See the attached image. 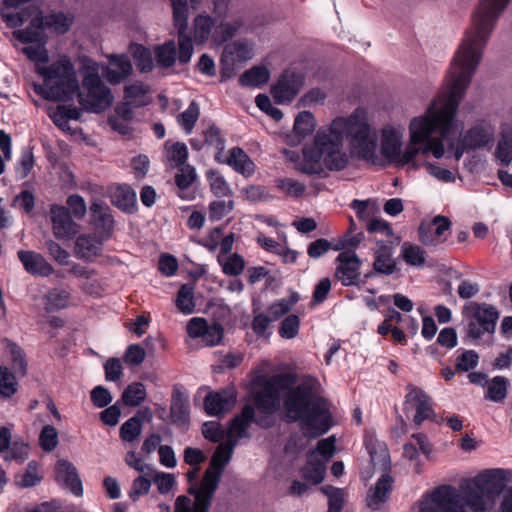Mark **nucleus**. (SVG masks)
<instances>
[{"mask_svg":"<svg viewBox=\"0 0 512 512\" xmlns=\"http://www.w3.org/2000/svg\"><path fill=\"white\" fill-rule=\"evenodd\" d=\"M304 83V75L293 69H286L272 88V95L279 104L292 101Z\"/></svg>","mask_w":512,"mask_h":512,"instance_id":"2eb2a0df","label":"nucleus"},{"mask_svg":"<svg viewBox=\"0 0 512 512\" xmlns=\"http://www.w3.org/2000/svg\"><path fill=\"white\" fill-rule=\"evenodd\" d=\"M105 241L107 239H103L96 233L82 234L76 239L75 253L80 259L92 260L100 255Z\"/></svg>","mask_w":512,"mask_h":512,"instance_id":"a878e982","label":"nucleus"},{"mask_svg":"<svg viewBox=\"0 0 512 512\" xmlns=\"http://www.w3.org/2000/svg\"><path fill=\"white\" fill-rule=\"evenodd\" d=\"M510 0H480L479 6L473 15L472 27L467 30L465 37L457 51L474 57L479 54L482 58L483 49L489 39L494 25L506 8Z\"/></svg>","mask_w":512,"mask_h":512,"instance_id":"39448f33","label":"nucleus"},{"mask_svg":"<svg viewBox=\"0 0 512 512\" xmlns=\"http://www.w3.org/2000/svg\"><path fill=\"white\" fill-rule=\"evenodd\" d=\"M373 269L381 275H392L398 268L393 258V248L384 243L378 242L377 249L374 252Z\"/></svg>","mask_w":512,"mask_h":512,"instance_id":"cd10ccee","label":"nucleus"},{"mask_svg":"<svg viewBox=\"0 0 512 512\" xmlns=\"http://www.w3.org/2000/svg\"><path fill=\"white\" fill-rule=\"evenodd\" d=\"M315 127V119L311 112H300L294 122V131L297 135L305 137L312 133Z\"/></svg>","mask_w":512,"mask_h":512,"instance_id":"4d7b16f0","label":"nucleus"},{"mask_svg":"<svg viewBox=\"0 0 512 512\" xmlns=\"http://www.w3.org/2000/svg\"><path fill=\"white\" fill-rule=\"evenodd\" d=\"M189 397L184 387L180 384L173 386L170 413L175 421L186 422L189 419Z\"/></svg>","mask_w":512,"mask_h":512,"instance_id":"7c9ffc66","label":"nucleus"},{"mask_svg":"<svg viewBox=\"0 0 512 512\" xmlns=\"http://www.w3.org/2000/svg\"><path fill=\"white\" fill-rule=\"evenodd\" d=\"M70 294L63 289H52L45 296V309L48 312L64 309L68 306Z\"/></svg>","mask_w":512,"mask_h":512,"instance_id":"8fccbe9b","label":"nucleus"},{"mask_svg":"<svg viewBox=\"0 0 512 512\" xmlns=\"http://www.w3.org/2000/svg\"><path fill=\"white\" fill-rule=\"evenodd\" d=\"M218 261L222 266L224 274L228 276H238L243 272L245 268V261L243 257L237 253H234L225 259L219 256Z\"/></svg>","mask_w":512,"mask_h":512,"instance_id":"5fc2aeb1","label":"nucleus"},{"mask_svg":"<svg viewBox=\"0 0 512 512\" xmlns=\"http://www.w3.org/2000/svg\"><path fill=\"white\" fill-rule=\"evenodd\" d=\"M366 449L370 456V461L374 467H386L389 463V451L383 442L369 440L366 441Z\"/></svg>","mask_w":512,"mask_h":512,"instance_id":"c03bdc74","label":"nucleus"},{"mask_svg":"<svg viewBox=\"0 0 512 512\" xmlns=\"http://www.w3.org/2000/svg\"><path fill=\"white\" fill-rule=\"evenodd\" d=\"M80 73L83 76L82 86L86 94L79 90V81L73 63L66 55L45 68H39L38 73L44 77L43 93L45 98L53 101H67L75 95L87 111L99 113L107 109L113 101L111 90L99 76V65L87 56L79 58Z\"/></svg>","mask_w":512,"mask_h":512,"instance_id":"20e7f679","label":"nucleus"},{"mask_svg":"<svg viewBox=\"0 0 512 512\" xmlns=\"http://www.w3.org/2000/svg\"><path fill=\"white\" fill-rule=\"evenodd\" d=\"M234 208L233 200H215L209 204L208 215L211 221H220Z\"/></svg>","mask_w":512,"mask_h":512,"instance_id":"13d9d810","label":"nucleus"},{"mask_svg":"<svg viewBox=\"0 0 512 512\" xmlns=\"http://www.w3.org/2000/svg\"><path fill=\"white\" fill-rule=\"evenodd\" d=\"M347 138L358 157L375 163L378 137L372 131L363 113L358 110L348 118L338 117L329 127L317 131L314 145L304 147L303 159L297 169L307 175H320L323 164L330 171H341L348 164V156L342 151Z\"/></svg>","mask_w":512,"mask_h":512,"instance_id":"7ed1b4c3","label":"nucleus"},{"mask_svg":"<svg viewBox=\"0 0 512 512\" xmlns=\"http://www.w3.org/2000/svg\"><path fill=\"white\" fill-rule=\"evenodd\" d=\"M451 221L449 218L437 215L430 224H421L418 233L420 241L426 246H437L446 240L445 232L449 231Z\"/></svg>","mask_w":512,"mask_h":512,"instance_id":"aec40b11","label":"nucleus"},{"mask_svg":"<svg viewBox=\"0 0 512 512\" xmlns=\"http://www.w3.org/2000/svg\"><path fill=\"white\" fill-rule=\"evenodd\" d=\"M59 443V436L56 428L45 425L39 435V445L45 452L53 451Z\"/></svg>","mask_w":512,"mask_h":512,"instance_id":"bf43d9fd","label":"nucleus"},{"mask_svg":"<svg viewBox=\"0 0 512 512\" xmlns=\"http://www.w3.org/2000/svg\"><path fill=\"white\" fill-rule=\"evenodd\" d=\"M175 304L183 314H192L195 311L194 286L188 283L181 285L177 292Z\"/></svg>","mask_w":512,"mask_h":512,"instance_id":"a19ab883","label":"nucleus"},{"mask_svg":"<svg viewBox=\"0 0 512 512\" xmlns=\"http://www.w3.org/2000/svg\"><path fill=\"white\" fill-rule=\"evenodd\" d=\"M215 20L209 15L200 14L194 19V41L197 44L206 43L215 29Z\"/></svg>","mask_w":512,"mask_h":512,"instance_id":"58836bf2","label":"nucleus"},{"mask_svg":"<svg viewBox=\"0 0 512 512\" xmlns=\"http://www.w3.org/2000/svg\"><path fill=\"white\" fill-rule=\"evenodd\" d=\"M204 142L217 150L216 160L220 161V154L225 149V139L221 135V130L214 124H211L204 132Z\"/></svg>","mask_w":512,"mask_h":512,"instance_id":"6e6d98bb","label":"nucleus"},{"mask_svg":"<svg viewBox=\"0 0 512 512\" xmlns=\"http://www.w3.org/2000/svg\"><path fill=\"white\" fill-rule=\"evenodd\" d=\"M477 486L488 498H495L505 488V476L502 469L485 470L474 479Z\"/></svg>","mask_w":512,"mask_h":512,"instance_id":"b1692460","label":"nucleus"},{"mask_svg":"<svg viewBox=\"0 0 512 512\" xmlns=\"http://www.w3.org/2000/svg\"><path fill=\"white\" fill-rule=\"evenodd\" d=\"M335 278L345 287L359 286L361 260L352 251H343L336 257Z\"/></svg>","mask_w":512,"mask_h":512,"instance_id":"4468645a","label":"nucleus"},{"mask_svg":"<svg viewBox=\"0 0 512 512\" xmlns=\"http://www.w3.org/2000/svg\"><path fill=\"white\" fill-rule=\"evenodd\" d=\"M485 399L495 403H501L507 396L509 380L504 376H495L487 382Z\"/></svg>","mask_w":512,"mask_h":512,"instance_id":"ea45409f","label":"nucleus"},{"mask_svg":"<svg viewBox=\"0 0 512 512\" xmlns=\"http://www.w3.org/2000/svg\"><path fill=\"white\" fill-rule=\"evenodd\" d=\"M335 442V436H329L328 438L322 439L318 441L315 450L310 454H314L316 458L327 463L334 456Z\"/></svg>","mask_w":512,"mask_h":512,"instance_id":"e2e57ef3","label":"nucleus"},{"mask_svg":"<svg viewBox=\"0 0 512 512\" xmlns=\"http://www.w3.org/2000/svg\"><path fill=\"white\" fill-rule=\"evenodd\" d=\"M136 66L140 72H150L153 69V58L149 49L138 45L134 51Z\"/></svg>","mask_w":512,"mask_h":512,"instance_id":"69168bd1","label":"nucleus"},{"mask_svg":"<svg viewBox=\"0 0 512 512\" xmlns=\"http://www.w3.org/2000/svg\"><path fill=\"white\" fill-rule=\"evenodd\" d=\"M480 61L479 54L472 57L456 52L442 90L424 115L412 119L409 125L410 145L403 153L399 152L393 163L409 164L419 153L432 154L436 159L443 157L444 139L451 133L453 117Z\"/></svg>","mask_w":512,"mask_h":512,"instance_id":"f257e3e1","label":"nucleus"},{"mask_svg":"<svg viewBox=\"0 0 512 512\" xmlns=\"http://www.w3.org/2000/svg\"><path fill=\"white\" fill-rule=\"evenodd\" d=\"M275 185L278 190L283 192L289 197L300 198L306 191L304 183L290 177H281L275 180Z\"/></svg>","mask_w":512,"mask_h":512,"instance_id":"49530a36","label":"nucleus"},{"mask_svg":"<svg viewBox=\"0 0 512 512\" xmlns=\"http://www.w3.org/2000/svg\"><path fill=\"white\" fill-rule=\"evenodd\" d=\"M15 375L6 366H0V394L10 397L16 392Z\"/></svg>","mask_w":512,"mask_h":512,"instance_id":"0e129e2a","label":"nucleus"},{"mask_svg":"<svg viewBox=\"0 0 512 512\" xmlns=\"http://www.w3.org/2000/svg\"><path fill=\"white\" fill-rule=\"evenodd\" d=\"M155 57L159 66L164 68L173 66L177 58L175 42L170 40L158 46L155 50Z\"/></svg>","mask_w":512,"mask_h":512,"instance_id":"3c124183","label":"nucleus"},{"mask_svg":"<svg viewBox=\"0 0 512 512\" xmlns=\"http://www.w3.org/2000/svg\"><path fill=\"white\" fill-rule=\"evenodd\" d=\"M173 9L174 26L178 31V60L187 64L192 57L194 47L192 38L187 34L188 27V0H170ZM192 8H196L200 0H189Z\"/></svg>","mask_w":512,"mask_h":512,"instance_id":"9b49d317","label":"nucleus"},{"mask_svg":"<svg viewBox=\"0 0 512 512\" xmlns=\"http://www.w3.org/2000/svg\"><path fill=\"white\" fill-rule=\"evenodd\" d=\"M3 357L12 363V367L18 375H25L27 372V361L22 349L7 338L1 340Z\"/></svg>","mask_w":512,"mask_h":512,"instance_id":"473e14b6","label":"nucleus"},{"mask_svg":"<svg viewBox=\"0 0 512 512\" xmlns=\"http://www.w3.org/2000/svg\"><path fill=\"white\" fill-rule=\"evenodd\" d=\"M402 146V131L394 127H386L382 130L381 153L390 162L399 156Z\"/></svg>","mask_w":512,"mask_h":512,"instance_id":"c756f323","label":"nucleus"},{"mask_svg":"<svg viewBox=\"0 0 512 512\" xmlns=\"http://www.w3.org/2000/svg\"><path fill=\"white\" fill-rule=\"evenodd\" d=\"M51 219L53 232L57 239L69 240L79 232V224L73 221L68 209L63 206L51 208Z\"/></svg>","mask_w":512,"mask_h":512,"instance_id":"4be33fe9","label":"nucleus"},{"mask_svg":"<svg viewBox=\"0 0 512 512\" xmlns=\"http://www.w3.org/2000/svg\"><path fill=\"white\" fill-rule=\"evenodd\" d=\"M322 493L328 497V512H341L344 505V491L331 485L321 487Z\"/></svg>","mask_w":512,"mask_h":512,"instance_id":"864d4df0","label":"nucleus"},{"mask_svg":"<svg viewBox=\"0 0 512 512\" xmlns=\"http://www.w3.org/2000/svg\"><path fill=\"white\" fill-rule=\"evenodd\" d=\"M236 391L226 387L218 391H210L204 398V410L209 416H219L230 411L236 403Z\"/></svg>","mask_w":512,"mask_h":512,"instance_id":"a211bd4d","label":"nucleus"},{"mask_svg":"<svg viewBox=\"0 0 512 512\" xmlns=\"http://www.w3.org/2000/svg\"><path fill=\"white\" fill-rule=\"evenodd\" d=\"M199 116V104L196 101H192L188 107L178 115L177 122L186 134H190L198 121Z\"/></svg>","mask_w":512,"mask_h":512,"instance_id":"a18cd8bd","label":"nucleus"},{"mask_svg":"<svg viewBox=\"0 0 512 512\" xmlns=\"http://www.w3.org/2000/svg\"><path fill=\"white\" fill-rule=\"evenodd\" d=\"M73 21L74 16L72 14L57 12L43 15L40 10L34 7V44L40 42L39 27L63 35L69 31Z\"/></svg>","mask_w":512,"mask_h":512,"instance_id":"ddd939ff","label":"nucleus"},{"mask_svg":"<svg viewBox=\"0 0 512 512\" xmlns=\"http://www.w3.org/2000/svg\"><path fill=\"white\" fill-rule=\"evenodd\" d=\"M300 319L295 314H290L281 322L279 334L282 338L292 339L299 332Z\"/></svg>","mask_w":512,"mask_h":512,"instance_id":"338daca9","label":"nucleus"},{"mask_svg":"<svg viewBox=\"0 0 512 512\" xmlns=\"http://www.w3.org/2000/svg\"><path fill=\"white\" fill-rule=\"evenodd\" d=\"M146 396L145 385L141 382H133L124 389L122 401L127 406L136 407L146 399Z\"/></svg>","mask_w":512,"mask_h":512,"instance_id":"37998d69","label":"nucleus"},{"mask_svg":"<svg viewBox=\"0 0 512 512\" xmlns=\"http://www.w3.org/2000/svg\"><path fill=\"white\" fill-rule=\"evenodd\" d=\"M260 390L255 394L257 408L265 414H273L281 405L289 422H298L309 438L326 434L333 426L328 401L320 393L316 378L307 377L295 385L292 373L263 375L256 381Z\"/></svg>","mask_w":512,"mask_h":512,"instance_id":"f03ea898","label":"nucleus"},{"mask_svg":"<svg viewBox=\"0 0 512 512\" xmlns=\"http://www.w3.org/2000/svg\"><path fill=\"white\" fill-rule=\"evenodd\" d=\"M251 58V49L244 43L234 42L225 47L221 59V78L225 79L231 76L233 69L226 66L228 61L233 63H242Z\"/></svg>","mask_w":512,"mask_h":512,"instance_id":"bb28decb","label":"nucleus"},{"mask_svg":"<svg viewBox=\"0 0 512 512\" xmlns=\"http://www.w3.org/2000/svg\"><path fill=\"white\" fill-rule=\"evenodd\" d=\"M167 158L175 167L185 166L188 158V149L184 143L175 142L167 148Z\"/></svg>","mask_w":512,"mask_h":512,"instance_id":"680f3d73","label":"nucleus"},{"mask_svg":"<svg viewBox=\"0 0 512 512\" xmlns=\"http://www.w3.org/2000/svg\"><path fill=\"white\" fill-rule=\"evenodd\" d=\"M462 126H457L455 116L453 117V128L447 139H444L447 146V156H453L459 161L465 151L476 150L492 145L494 141V129L490 125L478 124L466 131L459 139Z\"/></svg>","mask_w":512,"mask_h":512,"instance_id":"0eeeda50","label":"nucleus"},{"mask_svg":"<svg viewBox=\"0 0 512 512\" xmlns=\"http://www.w3.org/2000/svg\"><path fill=\"white\" fill-rule=\"evenodd\" d=\"M464 313L469 317L467 335L473 339L481 338L485 333L495 331L499 313L491 305L468 302L464 305Z\"/></svg>","mask_w":512,"mask_h":512,"instance_id":"1a4fd4ad","label":"nucleus"},{"mask_svg":"<svg viewBox=\"0 0 512 512\" xmlns=\"http://www.w3.org/2000/svg\"><path fill=\"white\" fill-rule=\"evenodd\" d=\"M225 163L244 176H250L255 171V164L240 147H233L229 150Z\"/></svg>","mask_w":512,"mask_h":512,"instance_id":"72a5a7b5","label":"nucleus"},{"mask_svg":"<svg viewBox=\"0 0 512 512\" xmlns=\"http://www.w3.org/2000/svg\"><path fill=\"white\" fill-rule=\"evenodd\" d=\"M483 493L477 486H468L464 491V501L473 512H486L487 504Z\"/></svg>","mask_w":512,"mask_h":512,"instance_id":"de8ad7c7","label":"nucleus"},{"mask_svg":"<svg viewBox=\"0 0 512 512\" xmlns=\"http://www.w3.org/2000/svg\"><path fill=\"white\" fill-rule=\"evenodd\" d=\"M196 171L195 168L190 165L181 166L179 171L175 175V183L179 192L177 195L184 200H193L195 198V193L190 191V186L196 180Z\"/></svg>","mask_w":512,"mask_h":512,"instance_id":"f704fd0d","label":"nucleus"},{"mask_svg":"<svg viewBox=\"0 0 512 512\" xmlns=\"http://www.w3.org/2000/svg\"><path fill=\"white\" fill-rule=\"evenodd\" d=\"M458 356L456 358V370L458 372H469L479 363V355L474 350H457Z\"/></svg>","mask_w":512,"mask_h":512,"instance_id":"603ef678","label":"nucleus"},{"mask_svg":"<svg viewBox=\"0 0 512 512\" xmlns=\"http://www.w3.org/2000/svg\"><path fill=\"white\" fill-rule=\"evenodd\" d=\"M141 420L131 417L125 421L120 428V438L125 442H133L141 434Z\"/></svg>","mask_w":512,"mask_h":512,"instance_id":"052dcab7","label":"nucleus"},{"mask_svg":"<svg viewBox=\"0 0 512 512\" xmlns=\"http://www.w3.org/2000/svg\"><path fill=\"white\" fill-rule=\"evenodd\" d=\"M90 224L93 226L95 233L109 240L114 232L115 220L110 207L100 200L91 202L89 208Z\"/></svg>","mask_w":512,"mask_h":512,"instance_id":"dca6fc26","label":"nucleus"},{"mask_svg":"<svg viewBox=\"0 0 512 512\" xmlns=\"http://www.w3.org/2000/svg\"><path fill=\"white\" fill-rule=\"evenodd\" d=\"M187 333L191 338H201L206 346H215L223 338V327L218 323L208 324L207 320L195 317L187 324Z\"/></svg>","mask_w":512,"mask_h":512,"instance_id":"f3484780","label":"nucleus"},{"mask_svg":"<svg viewBox=\"0 0 512 512\" xmlns=\"http://www.w3.org/2000/svg\"><path fill=\"white\" fill-rule=\"evenodd\" d=\"M235 444V441L232 440L221 443L212 455L209 467L204 472L200 482L203 485V494H205L204 502L207 503L209 496L216 492L223 470L232 458Z\"/></svg>","mask_w":512,"mask_h":512,"instance_id":"6e6552de","label":"nucleus"},{"mask_svg":"<svg viewBox=\"0 0 512 512\" xmlns=\"http://www.w3.org/2000/svg\"><path fill=\"white\" fill-rule=\"evenodd\" d=\"M393 487V478L389 474H383L375 483L374 488L368 492L366 501L369 508L380 509L390 496Z\"/></svg>","mask_w":512,"mask_h":512,"instance_id":"c85d7f7f","label":"nucleus"},{"mask_svg":"<svg viewBox=\"0 0 512 512\" xmlns=\"http://www.w3.org/2000/svg\"><path fill=\"white\" fill-rule=\"evenodd\" d=\"M189 493L195 498L193 507H191V500L187 496H178L175 501L174 512H208L211 501L214 495H210L209 499L204 502L203 485L200 483L199 486L190 487Z\"/></svg>","mask_w":512,"mask_h":512,"instance_id":"393cba45","label":"nucleus"},{"mask_svg":"<svg viewBox=\"0 0 512 512\" xmlns=\"http://www.w3.org/2000/svg\"><path fill=\"white\" fill-rule=\"evenodd\" d=\"M206 179L209 182L210 189L216 197H229L232 195V190L223 177V175L215 169H210L206 172Z\"/></svg>","mask_w":512,"mask_h":512,"instance_id":"79ce46f5","label":"nucleus"},{"mask_svg":"<svg viewBox=\"0 0 512 512\" xmlns=\"http://www.w3.org/2000/svg\"><path fill=\"white\" fill-rule=\"evenodd\" d=\"M81 110L73 105H59L50 114L54 124L63 131H70L69 121L78 120L81 117Z\"/></svg>","mask_w":512,"mask_h":512,"instance_id":"c9c22d12","label":"nucleus"},{"mask_svg":"<svg viewBox=\"0 0 512 512\" xmlns=\"http://www.w3.org/2000/svg\"><path fill=\"white\" fill-rule=\"evenodd\" d=\"M270 73L264 66H254L239 77L242 87H261L269 81Z\"/></svg>","mask_w":512,"mask_h":512,"instance_id":"4c0bfd02","label":"nucleus"},{"mask_svg":"<svg viewBox=\"0 0 512 512\" xmlns=\"http://www.w3.org/2000/svg\"><path fill=\"white\" fill-rule=\"evenodd\" d=\"M325 471V461L319 460V458H316L314 454L308 455L307 463L301 469L303 478L314 485L323 481Z\"/></svg>","mask_w":512,"mask_h":512,"instance_id":"e433bc0d","label":"nucleus"},{"mask_svg":"<svg viewBox=\"0 0 512 512\" xmlns=\"http://www.w3.org/2000/svg\"><path fill=\"white\" fill-rule=\"evenodd\" d=\"M107 58L109 63L102 67V75L110 84H120L132 74L133 66L126 54H110Z\"/></svg>","mask_w":512,"mask_h":512,"instance_id":"6ab92c4d","label":"nucleus"},{"mask_svg":"<svg viewBox=\"0 0 512 512\" xmlns=\"http://www.w3.org/2000/svg\"><path fill=\"white\" fill-rule=\"evenodd\" d=\"M2 19L14 29V47L32 60V0H4Z\"/></svg>","mask_w":512,"mask_h":512,"instance_id":"423d86ee","label":"nucleus"},{"mask_svg":"<svg viewBox=\"0 0 512 512\" xmlns=\"http://www.w3.org/2000/svg\"><path fill=\"white\" fill-rule=\"evenodd\" d=\"M240 24L235 23H221L219 24L215 29L213 33V39L215 42L223 43L228 41L229 39L233 38L238 29Z\"/></svg>","mask_w":512,"mask_h":512,"instance_id":"774afa93","label":"nucleus"},{"mask_svg":"<svg viewBox=\"0 0 512 512\" xmlns=\"http://www.w3.org/2000/svg\"><path fill=\"white\" fill-rule=\"evenodd\" d=\"M419 512H465V507L455 487L442 485L423 497Z\"/></svg>","mask_w":512,"mask_h":512,"instance_id":"9d476101","label":"nucleus"},{"mask_svg":"<svg viewBox=\"0 0 512 512\" xmlns=\"http://www.w3.org/2000/svg\"><path fill=\"white\" fill-rule=\"evenodd\" d=\"M111 202L125 213L132 214L137 210V198L131 186L122 184L116 186L111 192Z\"/></svg>","mask_w":512,"mask_h":512,"instance_id":"2f4dec72","label":"nucleus"},{"mask_svg":"<svg viewBox=\"0 0 512 512\" xmlns=\"http://www.w3.org/2000/svg\"><path fill=\"white\" fill-rule=\"evenodd\" d=\"M404 261L411 266L422 267L425 264V251L418 245L404 242L401 247Z\"/></svg>","mask_w":512,"mask_h":512,"instance_id":"09e8293b","label":"nucleus"},{"mask_svg":"<svg viewBox=\"0 0 512 512\" xmlns=\"http://www.w3.org/2000/svg\"><path fill=\"white\" fill-rule=\"evenodd\" d=\"M406 391L404 410L405 412L415 410L413 422L416 425H420L425 420H430L435 416L433 400L423 389L413 384H408Z\"/></svg>","mask_w":512,"mask_h":512,"instance_id":"f8f14e48","label":"nucleus"},{"mask_svg":"<svg viewBox=\"0 0 512 512\" xmlns=\"http://www.w3.org/2000/svg\"><path fill=\"white\" fill-rule=\"evenodd\" d=\"M55 477L64 489L79 497L83 495L82 481L76 467L68 460L60 459L55 465Z\"/></svg>","mask_w":512,"mask_h":512,"instance_id":"412c9836","label":"nucleus"},{"mask_svg":"<svg viewBox=\"0 0 512 512\" xmlns=\"http://www.w3.org/2000/svg\"><path fill=\"white\" fill-rule=\"evenodd\" d=\"M256 422L261 427H268V423H264L262 419H255V409L252 405H245L242 411L236 415L230 422L228 428V436L236 440L248 436V428Z\"/></svg>","mask_w":512,"mask_h":512,"instance_id":"5701e85b","label":"nucleus"}]
</instances>
